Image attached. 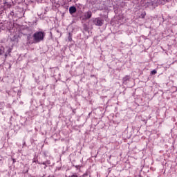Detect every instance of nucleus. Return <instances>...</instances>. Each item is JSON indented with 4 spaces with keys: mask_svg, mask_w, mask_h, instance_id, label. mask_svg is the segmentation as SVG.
I'll return each instance as SVG.
<instances>
[{
    "mask_svg": "<svg viewBox=\"0 0 177 177\" xmlns=\"http://www.w3.org/2000/svg\"><path fill=\"white\" fill-rule=\"evenodd\" d=\"M93 24H95V26H97L98 27H102V26H103V24H104V20H103L100 17L93 18Z\"/></svg>",
    "mask_w": 177,
    "mask_h": 177,
    "instance_id": "nucleus-2",
    "label": "nucleus"
},
{
    "mask_svg": "<svg viewBox=\"0 0 177 177\" xmlns=\"http://www.w3.org/2000/svg\"><path fill=\"white\" fill-rule=\"evenodd\" d=\"M84 17L86 19H91V17H92V11H87L85 12Z\"/></svg>",
    "mask_w": 177,
    "mask_h": 177,
    "instance_id": "nucleus-3",
    "label": "nucleus"
},
{
    "mask_svg": "<svg viewBox=\"0 0 177 177\" xmlns=\"http://www.w3.org/2000/svg\"><path fill=\"white\" fill-rule=\"evenodd\" d=\"M28 39H30V37H28Z\"/></svg>",
    "mask_w": 177,
    "mask_h": 177,
    "instance_id": "nucleus-12",
    "label": "nucleus"
},
{
    "mask_svg": "<svg viewBox=\"0 0 177 177\" xmlns=\"http://www.w3.org/2000/svg\"><path fill=\"white\" fill-rule=\"evenodd\" d=\"M68 41L69 42H71V41H73V35L70 32L68 33Z\"/></svg>",
    "mask_w": 177,
    "mask_h": 177,
    "instance_id": "nucleus-5",
    "label": "nucleus"
},
{
    "mask_svg": "<svg viewBox=\"0 0 177 177\" xmlns=\"http://www.w3.org/2000/svg\"><path fill=\"white\" fill-rule=\"evenodd\" d=\"M145 16H146V12L141 14L142 19H145Z\"/></svg>",
    "mask_w": 177,
    "mask_h": 177,
    "instance_id": "nucleus-7",
    "label": "nucleus"
},
{
    "mask_svg": "<svg viewBox=\"0 0 177 177\" xmlns=\"http://www.w3.org/2000/svg\"><path fill=\"white\" fill-rule=\"evenodd\" d=\"M48 177H55V176H48Z\"/></svg>",
    "mask_w": 177,
    "mask_h": 177,
    "instance_id": "nucleus-10",
    "label": "nucleus"
},
{
    "mask_svg": "<svg viewBox=\"0 0 177 177\" xmlns=\"http://www.w3.org/2000/svg\"><path fill=\"white\" fill-rule=\"evenodd\" d=\"M77 12V8L75 6H71L69 8V12L71 15H73Z\"/></svg>",
    "mask_w": 177,
    "mask_h": 177,
    "instance_id": "nucleus-4",
    "label": "nucleus"
},
{
    "mask_svg": "<svg viewBox=\"0 0 177 177\" xmlns=\"http://www.w3.org/2000/svg\"><path fill=\"white\" fill-rule=\"evenodd\" d=\"M46 164H48V165H49V164H50V160H47L46 161Z\"/></svg>",
    "mask_w": 177,
    "mask_h": 177,
    "instance_id": "nucleus-8",
    "label": "nucleus"
},
{
    "mask_svg": "<svg viewBox=\"0 0 177 177\" xmlns=\"http://www.w3.org/2000/svg\"><path fill=\"white\" fill-rule=\"evenodd\" d=\"M42 164L43 165H46V162H44Z\"/></svg>",
    "mask_w": 177,
    "mask_h": 177,
    "instance_id": "nucleus-9",
    "label": "nucleus"
},
{
    "mask_svg": "<svg viewBox=\"0 0 177 177\" xmlns=\"http://www.w3.org/2000/svg\"><path fill=\"white\" fill-rule=\"evenodd\" d=\"M13 162H16V160L13 159Z\"/></svg>",
    "mask_w": 177,
    "mask_h": 177,
    "instance_id": "nucleus-11",
    "label": "nucleus"
},
{
    "mask_svg": "<svg viewBox=\"0 0 177 177\" xmlns=\"http://www.w3.org/2000/svg\"><path fill=\"white\" fill-rule=\"evenodd\" d=\"M45 35L46 34L44 31L35 32L32 35L33 44H39V42L44 41Z\"/></svg>",
    "mask_w": 177,
    "mask_h": 177,
    "instance_id": "nucleus-1",
    "label": "nucleus"
},
{
    "mask_svg": "<svg viewBox=\"0 0 177 177\" xmlns=\"http://www.w3.org/2000/svg\"><path fill=\"white\" fill-rule=\"evenodd\" d=\"M151 74H152L153 75H154V74H157V71L153 70V71L151 72Z\"/></svg>",
    "mask_w": 177,
    "mask_h": 177,
    "instance_id": "nucleus-6",
    "label": "nucleus"
}]
</instances>
